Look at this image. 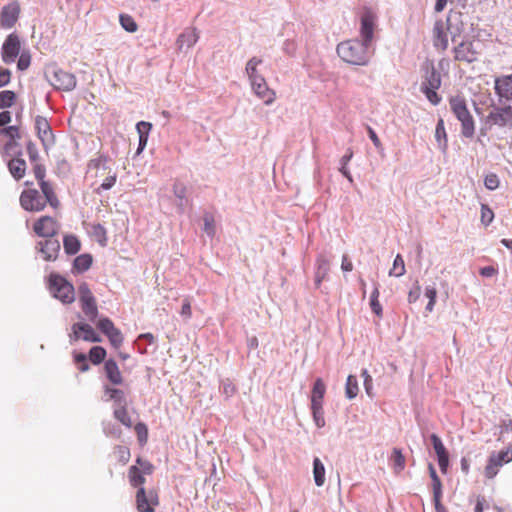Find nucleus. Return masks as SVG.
<instances>
[{"instance_id": "c756f323", "label": "nucleus", "mask_w": 512, "mask_h": 512, "mask_svg": "<svg viewBox=\"0 0 512 512\" xmlns=\"http://www.w3.org/2000/svg\"><path fill=\"white\" fill-rule=\"evenodd\" d=\"M145 475L141 473L140 468L136 465H133L129 468L128 477L129 482L133 487H143L145 483Z\"/></svg>"}, {"instance_id": "4d7b16f0", "label": "nucleus", "mask_w": 512, "mask_h": 512, "mask_svg": "<svg viewBox=\"0 0 512 512\" xmlns=\"http://www.w3.org/2000/svg\"><path fill=\"white\" fill-rule=\"evenodd\" d=\"M316 271L328 274L330 269V261L324 255H319L316 261Z\"/></svg>"}, {"instance_id": "2eb2a0df", "label": "nucleus", "mask_w": 512, "mask_h": 512, "mask_svg": "<svg viewBox=\"0 0 512 512\" xmlns=\"http://www.w3.org/2000/svg\"><path fill=\"white\" fill-rule=\"evenodd\" d=\"M34 232L43 238H51L57 234L56 221L50 216H42L33 226Z\"/></svg>"}, {"instance_id": "774afa93", "label": "nucleus", "mask_w": 512, "mask_h": 512, "mask_svg": "<svg viewBox=\"0 0 512 512\" xmlns=\"http://www.w3.org/2000/svg\"><path fill=\"white\" fill-rule=\"evenodd\" d=\"M30 65V55L22 53L17 63V67L19 70L24 71Z\"/></svg>"}, {"instance_id": "9b49d317", "label": "nucleus", "mask_w": 512, "mask_h": 512, "mask_svg": "<svg viewBox=\"0 0 512 512\" xmlns=\"http://www.w3.org/2000/svg\"><path fill=\"white\" fill-rule=\"evenodd\" d=\"M35 129L37 132V136L42 142V145L45 150L55 144V137L52 132L51 126L48 120L43 116H36L35 118Z\"/></svg>"}, {"instance_id": "e2e57ef3", "label": "nucleus", "mask_w": 512, "mask_h": 512, "mask_svg": "<svg viewBox=\"0 0 512 512\" xmlns=\"http://www.w3.org/2000/svg\"><path fill=\"white\" fill-rule=\"evenodd\" d=\"M136 463L138 464L142 474L150 475L153 472V465L150 462L137 458Z\"/></svg>"}, {"instance_id": "3c124183", "label": "nucleus", "mask_w": 512, "mask_h": 512, "mask_svg": "<svg viewBox=\"0 0 512 512\" xmlns=\"http://www.w3.org/2000/svg\"><path fill=\"white\" fill-rule=\"evenodd\" d=\"M425 296L429 299L426 305V311L432 312L436 303L437 290L434 286H427L425 288Z\"/></svg>"}, {"instance_id": "f704fd0d", "label": "nucleus", "mask_w": 512, "mask_h": 512, "mask_svg": "<svg viewBox=\"0 0 512 512\" xmlns=\"http://www.w3.org/2000/svg\"><path fill=\"white\" fill-rule=\"evenodd\" d=\"M359 391L357 377L349 375L345 385V395L348 399H354Z\"/></svg>"}, {"instance_id": "72a5a7b5", "label": "nucleus", "mask_w": 512, "mask_h": 512, "mask_svg": "<svg viewBox=\"0 0 512 512\" xmlns=\"http://www.w3.org/2000/svg\"><path fill=\"white\" fill-rule=\"evenodd\" d=\"M92 261L90 254H81L74 259L73 266L78 272H84L91 267Z\"/></svg>"}, {"instance_id": "f3484780", "label": "nucleus", "mask_w": 512, "mask_h": 512, "mask_svg": "<svg viewBox=\"0 0 512 512\" xmlns=\"http://www.w3.org/2000/svg\"><path fill=\"white\" fill-rule=\"evenodd\" d=\"M37 249L45 261H54L60 251V242L53 237L46 238L37 243Z\"/></svg>"}, {"instance_id": "cd10ccee", "label": "nucleus", "mask_w": 512, "mask_h": 512, "mask_svg": "<svg viewBox=\"0 0 512 512\" xmlns=\"http://www.w3.org/2000/svg\"><path fill=\"white\" fill-rule=\"evenodd\" d=\"M326 391L325 384L321 378H317L314 382L311 395V404H322Z\"/></svg>"}, {"instance_id": "5701e85b", "label": "nucleus", "mask_w": 512, "mask_h": 512, "mask_svg": "<svg viewBox=\"0 0 512 512\" xmlns=\"http://www.w3.org/2000/svg\"><path fill=\"white\" fill-rule=\"evenodd\" d=\"M104 372L107 379L113 385H121L123 377L117 363L113 359H109L104 364Z\"/></svg>"}, {"instance_id": "2f4dec72", "label": "nucleus", "mask_w": 512, "mask_h": 512, "mask_svg": "<svg viewBox=\"0 0 512 512\" xmlns=\"http://www.w3.org/2000/svg\"><path fill=\"white\" fill-rule=\"evenodd\" d=\"M173 193L178 200L177 207L180 209V211H183L187 203L185 185L176 181L173 185Z\"/></svg>"}, {"instance_id": "1a4fd4ad", "label": "nucleus", "mask_w": 512, "mask_h": 512, "mask_svg": "<svg viewBox=\"0 0 512 512\" xmlns=\"http://www.w3.org/2000/svg\"><path fill=\"white\" fill-rule=\"evenodd\" d=\"M69 339L71 343L80 339L93 343L102 341L101 337L95 332L93 327L84 322H77L72 325V332L69 334Z\"/></svg>"}, {"instance_id": "c9c22d12", "label": "nucleus", "mask_w": 512, "mask_h": 512, "mask_svg": "<svg viewBox=\"0 0 512 512\" xmlns=\"http://www.w3.org/2000/svg\"><path fill=\"white\" fill-rule=\"evenodd\" d=\"M81 308L87 319L91 322H95L98 315L96 300H93L92 302L82 303Z\"/></svg>"}, {"instance_id": "09e8293b", "label": "nucleus", "mask_w": 512, "mask_h": 512, "mask_svg": "<svg viewBox=\"0 0 512 512\" xmlns=\"http://www.w3.org/2000/svg\"><path fill=\"white\" fill-rule=\"evenodd\" d=\"M5 153L8 155H14L15 157L22 156V150L17 142V139H10L4 146Z\"/></svg>"}, {"instance_id": "20e7f679", "label": "nucleus", "mask_w": 512, "mask_h": 512, "mask_svg": "<svg viewBox=\"0 0 512 512\" xmlns=\"http://www.w3.org/2000/svg\"><path fill=\"white\" fill-rule=\"evenodd\" d=\"M425 75L421 83L420 90L426 96L427 100L434 106L440 104L442 98L437 90L441 87V75L433 64L425 66Z\"/></svg>"}, {"instance_id": "6e6552de", "label": "nucleus", "mask_w": 512, "mask_h": 512, "mask_svg": "<svg viewBox=\"0 0 512 512\" xmlns=\"http://www.w3.org/2000/svg\"><path fill=\"white\" fill-rule=\"evenodd\" d=\"M47 204V201L36 189L24 190L20 195V205L26 211H42Z\"/></svg>"}, {"instance_id": "a211bd4d", "label": "nucleus", "mask_w": 512, "mask_h": 512, "mask_svg": "<svg viewBox=\"0 0 512 512\" xmlns=\"http://www.w3.org/2000/svg\"><path fill=\"white\" fill-rule=\"evenodd\" d=\"M375 27V16L371 11H366L361 16L360 34L363 42L371 46Z\"/></svg>"}, {"instance_id": "6ab92c4d", "label": "nucleus", "mask_w": 512, "mask_h": 512, "mask_svg": "<svg viewBox=\"0 0 512 512\" xmlns=\"http://www.w3.org/2000/svg\"><path fill=\"white\" fill-rule=\"evenodd\" d=\"M251 88L266 105L272 104L275 100V92L268 87L265 79L251 84Z\"/></svg>"}, {"instance_id": "412c9836", "label": "nucleus", "mask_w": 512, "mask_h": 512, "mask_svg": "<svg viewBox=\"0 0 512 512\" xmlns=\"http://www.w3.org/2000/svg\"><path fill=\"white\" fill-rule=\"evenodd\" d=\"M433 44L437 49L442 51L448 48V36L444 30V23L436 21L433 28Z\"/></svg>"}, {"instance_id": "b1692460", "label": "nucleus", "mask_w": 512, "mask_h": 512, "mask_svg": "<svg viewBox=\"0 0 512 512\" xmlns=\"http://www.w3.org/2000/svg\"><path fill=\"white\" fill-rule=\"evenodd\" d=\"M262 63V59L257 57H252L248 60L245 67V73L249 79L250 85L254 84L258 81H262L265 78L258 72L257 66Z\"/></svg>"}, {"instance_id": "680f3d73", "label": "nucleus", "mask_w": 512, "mask_h": 512, "mask_svg": "<svg viewBox=\"0 0 512 512\" xmlns=\"http://www.w3.org/2000/svg\"><path fill=\"white\" fill-rule=\"evenodd\" d=\"M421 295V287L419 285V282L416 281L414 286L410 289L408 293V302L414 303L416 302Z\"/></svg>"}, {"instance_id": "f8f14e48", "label": "nucleus", "mask_w": 512, "mask_h": 512, "mask_svg": "<svg viewBox=\"0 0 512 512\" xmlns=\"http://www.w3.org/2000/svg\"><path fill=\"white\" fill-rule=\"evenodd\" d=\"M136 503L139 512H154V506L158 505V496L153 490L146 491L140 487L136 493Z\"/></svg>"}, {"instance_id": "bf43d9fd", "label": "nucleus", "mask_w": 512, "mask_h": 512, "mask_svg": "<svg viewBox=\"0 0 512 512\" xmlns=\"http://www.w3.org/2000/svg\"><path fill=\"white\" fill-rule=\"evenodd\" d=\"M97 327L105 335L115 328L113 322L107 317L100 319L97 323Z\"/></svg>"}, {"instance_id": "c85d7f7f", "label": "nucleus", "mask_w": 512, "mask_h": 512, "mask_svg": "<svg viewBox=\"0 0 512 512\" xmlns=\"http://www.w3.org/2000/svg\"><path fill=\"white\" fill-rule=\"evenodd\" d=\"M313 476L315 484L321 487L325 483V467L319 458L313 460Z\"/></svg>"}, {"instance_id": "a18cd8bd", "label": "nucleus", "mask_w": 512, "mask_h": 512, "mask_svg": "<svg viewBox=\"0 0 512 512\" xmlns=\"http://www.w3.org/2000/svg\"><path fill=\"white\" fill-rule=\"evenodd\" d=\"M114 416L119 422H121L126 427L132 426V422L130 416L128 415L126 406H120L116 408L114 411Z\"/></svg>"}, {"instance_id": "dca6fc26", "label": "nucleus", "mask_w": 512, "mask_h": 512, "mask_svg": "<svg viewBox=\"0 0 512 512\" xmlns=\"http://www.w3.org/2000/svg\"><path fill=\"white\" fill-rule=\"evenodd\" d=\"M20 14V4L12 1L3 7L0 14V24L3 28H12L17 22Z\"/></svg>"}, {"instance_id": "a878e982", "label": "nucleus", "mask_w": 512, "mask_h": 512, "mask_svg": "<svg viewBox=\"0 0 512 512\" xmlns=\"http://www.w3.org/2000/svg\"><path fill=\"white\" fill-rule=\"evenodd\" d=\"M41 192L43 194V198L47 201V203L53 207L57 208L60 205V202L54 193L53 186L48 181H42L39 183Z\"/></svg>"}, {"instance_id": "aec40b11", "label": "nucleus", "mask_w": 512, "mask_h": 512, "mask_svg": "<svg viewBox=\"0 0 512 512\" xmlns=\"http://www.w3.org/2000/svg\"><path fill=\"white\" fill-rule=\"evenodd\" d=\"M198 39H199V35H198L196 29L190 28V29L184 30V32L178 36L176 44L180 51H182L184 49L188 50L196 44Z\"/></svg>"}, {"instance_id": "69168bd1", "label": "nucleus", "mask_w": 512, "mask_h": 512, "mask_svg": "<svg viewBox=\"0 0 512 512\" xmlns=\"http://www.w3.org/2000/svg\"><path fill=\"white\" fill-rule=\"evenodd\" d=\"M33 171L35 178L38 180V183L45 181L46 169L42 164L36 162Z\"/></svg>"}, {"instance_id": "79ce46f5", "label": "nucleus", "mask_w": 512, "mask_h": 512, "mask_svg": "<svg viewBox=\"0 0 512 512\" xmlns=\"http://www.w3.org/2000/svg\"><path fill=\"white\" fill-rule=\"evenodd\" d=\"M119 21H120L122 28L124 30H126L127 32L133 33V32H136L138 29V26H137V23L135 22V20L133 19V17H131L128 14H121L119 16Z\"/></svg>"}, {"instance_id": "423d86ee", "label": "nucleus", "mask_w": 512, "mask_h": 512, "mask_svg": "<svg viewBox=\"0 0 512 512\" xmlns=\"http://www.w3.org/2000/svg\"><path fill=\"white\" fill-rule=\"evenodd\" d=\"M486 123L500 128H512V106H494L486 117Z\"/></svg>"}, {"instance_id": "864d4df0", "label": "nucleus", "mask_w": 512, "mask_h": 512, "mask_svg": "<svg viewBox=\"0 0 512 512\" xmlns=\"http://www.w3.org/2000/svg\"><path fill=\"white\" fill-rule=\"evenodd\" d=\"M204 232L209 236L213 237L215 235V221L212 215L205 214L204 218Z\"/></svg>"}, {"instance_id": "4468645a", "label": "nucleus", "mask_w": 512, "mask_h": 512, "mask_svg": "<svg viewBox=\"0 0 512 512\" xmlns=\"http://www.w3.org/2000/svg\"><path fill=\"white\" fill-rule=\"evenodd\" d=\"M464 14L459 11L451 10L447 16V30L451 35L452 42H456L465 30V21L463 20Z\"/></svg>"}, {"instance_id": "4c0bfd02", "label": "nucleus", "mask_w": 512, "mask_h": 512, "mask_svg": "<svg viewBox=\"0 0 512 512\" xmlns=\"http://www.w3.org/2000/svg\"><path fill=\"white\" fill-rule=\"evenodd\" d=\"M91 234L101 246H105L107 242L106 229L101 224H93L91 226Z\"/></svg>"}, {"instance_id": "49530a36", "label": "nucleus", "mask_w": 512, "mask_h": 512, "mask_svg": "<svg viewBox=\"0 0 512 512\" xmlns=\"http://www.w3.org/2000/svg\"><path fill=\"white\" fill-rule=\"evenodd\" d=\"M78 293L81 304L85 302H92L93 300H95V297L93 296L87 283H82L81 285H79Z\"/></svg>"}, {"instance_id": "4be33fe9", "label": "nucleus", "mask_w": 512, "mask_h": 512, "mask_svg": "<svg viewBox=\"0 0 512 512\" xmlns=\"http://www.w3.org/2000/svg\"><path fill=\"white\" fill-rule=\"evenodd\" d=\"M496 93L507 100H512V74L495 80Z\"/></svg>"}, {"instance_id": "a19ab883", "label": "nucleus", "mask_w": 512, "mask_h": 512, "mask_svg": "<svg viewBox=\"0 0 512 512\" xmlns=\"http://www.w3.org/2000/svg\"><path fill=\"white\" fill-rule=\"evenodd\" d=\"M311 410L313 415V420L315 425L318 428H322L325 426L324 412L322 404H311Z\"/></svg>"}, {"instance_id": "e433bc0d", "label": "nucleus", "mask_w": 512, "mask_h": 512, "mask_svg": "<svg viewBox=\"0 0 512 512\" xmlns=\"http://www.w3.org/2000/svg\"><path fill=\"white\" fill-rule=\"evenodd\" d=\"M108 161V157L104 155H100L97 158L91 159L88 163V170L92 171L95 169L97 172L100 170L105 171L108 169Z\"/></svg>"}, {"instance_id": "bb28decb", "label": "nucleus", "mask_w": 512, "mask_h": 512, "mask_svg": "<svg viewBox=\"0 0 512 512\" xmlns=\"http://www.w3.org/2000/svg\"><path fill=\"white\" fill-rule=\"evenodd\" d=\"M435 139L438 143V148L442 152H446L448 147L447 133L445 130L444 120L440 118L437 122L435 129Z\"/></svg>"}, {"instance_id": "ea45409f", "label": "nucleus", "mask_w": 512, "mask_h": 512, "mask_svg": "<svg viewBox=\"0 0 512 512\" xmlns=\"http://www.w3.org/2000/svg\"><path fill=\"white\" fill-rule=\"evenodd\" d=\"M106 356V350L101 346H94L89 351V360L94 364H100Z\"/></svg>"}, {"instance_id": "052dcab7", "label": "nucleus", "mask_w": 512, "mask_h": 512, "mask_svg": "<svg viewBox=\"0 0 512 512\" xmlns=\"http://www.w3.org/2000/svg\"><path fill=\"white\" fill-rule=\"evenodd\" d=\"M27 153L29 156V159L32 163H36L39 159V153L38 149L36 147V144L32 141H28L26 144Z\"/></svg>"}, {"instance_id": "de8ad7c7", "label": "nucleus", "mask_w": 512, "mask_h": 512, "mask_svg": "<svg viewBox=\"0 0 512 512\" xmlns=\"http://www.w3.org/2000/svg\"><path fill=\"white\" fill-rule=\"evenodd\" d=\"M353 157V151L351 149H348L347 150V153L342 156V158L340 159V172L350 181L352 182V176L349 172V170L347 169V164L349 163V161L351 160V158Z\"/></svg>"}, {"instance_id": "ddd939ff", "label": "nucleus", "mask_w": 512, "mask_h": 512, "mask_svg": "<svg viewBox=\"0 0 512 512\" xmlns=\"http://www.w3.org/2000/svg\"><path fill=\"white\" fill-rule=\"evenodd\" d=\"M20 52L19 37L12 33L7 36L2 46V60L7 63H13Z\"/></svg>"}, {"instance_id": "37998d69", "label": "nucleus", "mask_w": 512, "mask_h": 512, "mask_svg": "<svg viewBox=\"0 0 512 512\" xmlns=\"http://www.w3.org/2000/svg\"><path fill=\"white\" fill-rule=\"evenodd\" d=\"M430 440H431V443L435 450V453L437 455V458L444 457V456L448 455V452H447L442 440L440 439V437L438 435H436L434 433L431 434Z\"/></svg>"}, {"instance_id": "6e6d98bb", "label": "nucleus", "mask_w": 512, "mask_h": 512, "mask_svg": "<svg viewBox=\"0 0 512 512\" xmlns=\"http://www.w3.org/2000/svg\"><path fill=\"white\" fill-rule=\"evenodd\" d=\"M493 218H494L493 211L489 208L488 205L482 204V206H481V221H482V223L487 226L493 221Z\"/></svg>"}, {"instance_id": "f257e3e1", "label": "nucleus", "mask_w": 512, "mask_h": 512, "mask_svg": "<svg viewBox=\"0 0 512 512\" xmlns=\"http://www.w3.org/2000/svg\"><path fill=\"white\" fill-rule=\"evenodd\" d=\"M371 46L358 40H348L337 45V54L345 62L352 65L364 66L368 64L372 52Z\"/></svg>"}, {"instance_id": "603ef678", "label": "nucleus", "mask_w": 512, "mask_h": 512, "mask_svg": "<svg viewBox=\"0 0 512 512\" xmlns=\"http://www.w3.org/2000/svg\"><path fill=\"white\" fill-rule=\"evenodd\" d=\"M111 343V345L115 348H119L123 343V335L118 328H114L106 335Z\"/></svg>"}, {"instance_id": "8fccbe9b", "label": "nucleus", "mask_w": 512, "mask_h": 512, "mask_svg": "<svg viewBox=\"0 0 512 512\" xmlns=\"http://www.w3.org/2000/svg\"><path fill=\"white\" fill-rule=\"evenodd\" d=\"M392 461L394 469L397 473L402 471L405 467V458L399 449H394L392 454Z\"/></svg>"}, {"instance_id": "13d9d810", "label": "nucleus", "mask_w": 512, "mask_h": 512, "mask_svg": "<svg viewBox=\"0 0 512 512\" xmlns=\"http://www.w3.org/2000/svg\"><path fill=\"white\" fill-rule=\"evenodd\" d=\"M0 133L9 137V139H20L21 133L17 126H8L0 130Z\"/></svg>"}, {"instance_id": "473e14b6", "label": "nucleus", "mask_w": 512, "mask_h": 512, "mask_svg": "<svg viewBox=\"0 0 512 512\" xmlns=\"http://www.w3.org/2000/svg\"><path fill=\"white\" fill-rule=\"evenodd\" d=\"M105 393L115 402V404L118 405V407L126 406V396L123 390L105 386Z\"/></svg>"}, {"instance_id": "338daca9", "label": "nucleus", "mask_w": 512, "mask_h": 512, "mask_svg": "<svg viewBox=\"0 0 512 512\" xmlns=\"http://www.w3.org/2000/svg\"><path fill=\"white\" fill-rule=\"evenodd\" d=\"M115 182H116V174L108 176L103 181V183L99 186L97 191L99 192L100 190H109L114 186Z\"/></svg>"}, {"instance_id": "7c9ffc66", "label": "nucleus", "mask_w": 512, "mask_h": 512, "mask_svg": "<svg viewBox=\"0 0 512 512\" xmlns=\"http://www.w3.org/2000/svg\"><path fill=\"white\" fill-rule=\"evenodd\" d=\"M63 246L68 255H74L80 250L81 244L76 236L66 235L63 239Z\"/></svg>"}, {"instance_id": "393cba45", "label": "nucleus", "mask_w": 512, "mask_h": 512, "mask_svg": "<svg viewBox=\"0 0 512 512\" xmlns=\"http://www.w3.org/2000/svg\"><path fill=\"white\" fill-rule=\"evenodd\" d=\"M26 168V162L21 156L14 157L8 162L9 172L16 180H20L25 176Z\"/></svg>"}, {"instance_id": "0e129e2a", "label": "nucleus", "mask_w": 512, "mask_h": 512, "mask_svg": "<svg viewBox=\"0 0 512 512\" xmlns=\"http://www.w3.org/2000/svg\"><path fill=\"white\" fill-rule=\"evenodd\" d=\"M136 129L139 135L149 136L152 124L150 122L140 121L136 124Z\"/></svg>"}, {"instance_id": "f03ea898", "label": "nucleus", "mask_w": 512, "mask_h": 512, "mask_svg": "<svg viewBox=\"0 0 512 512\" xmlns=\"http://www.w3.org/2000/svg\"><path fill=\"white\" fill-rule=\"evenodd\" d=\"M44 76L56 90L68 92L74 90L77 85L75 75L63 70L55 63L45 67Z\"/></svg>"}, {"instance_id": "c03bdc74", "label": "nucleus", "mask_w": 512, "mask_h": 512, "mask_svg": "<svg viewBox=\"0 0 512 512\" xmlns=\"http://www.w3.org/2000/svg\"><path fill=\"white\" fill-rule=\"evenodd\" d=\"M16 99V94L11 90H4L0 92V109L9 108L13 105Z\"/></svg>"}, {"instance_id": "58836bf2", "label": "nucleus", "mask_w": 512, "mask_h": 512, "mask_svg": "<svg viewBox=\"0 0 512 512\" xmlns=\"http://www.w3.org/2000/svg\"><path fill=\"white\" fill-rule=\"evenodd\" d=\"M405 272H406V270H405L404 260L400 254H397L394 259V262H393V267L389 271V275L395 276V277H400V276H403L405 274Z\"/></svg>"}, {"instance_id": "9d476101", "label": "nucleus", "mask_w": 512, "mask_h": 512, "mask_svg": "<svg viewBox=\"0 0 512 512\" xmlns=\"http://www.w3.org/2000/svg\"><path fill=\"white\" fill-rule=\"evenodd\" d=\"M454 59L457 61L473 63L478 60L479 51L477 50L474 41L463 40L458 43L454 49Z\"/></svg>"}, {"instance_id": "7ed1b4c3", "label": "nucleus", "mask_w": 512, "mask_h": 512, "mask_svg": "<svg viewBox=\"0 0 512 512\" xmlns=\"http://www.w3.org/2000/svg\"><path fill=\"white\" fill-rule=\"evenodd\" d=\"M449 105L455 117L461 122L462 136L472 138L475 132V124L465 99L461 96H453L449 99Z\"/></svg>"}, {"instance_id": "39448f33", "label": "nucleus", "mask_w": 512, "mask_h": 512, "mask_svg": "<svg viewBox=\"0 0 512 512\" xmlns=\"http://www.w3.org/2000/svg\"><path fill=\"white\" fill-rule=\"evenodd\" d=\"M50 291L53 296L65 304L74 301V287L60 275L52 274L49 280Z\"/></svg>"}, {"instance_id": "5fc2aeb1", "label": "nucleus", "mask_w": 512, "mask_h": 512, "mask_svg": "<svg viewBox=\"0 0 512 512\" xmlns=\"http://www.w3.org/2000/svg\"><path fill=\"white\" fill-rule=\"evenodd\" d=\"M499 183H500L499 178L494 173H490V174L486 175V177L484 179L485 187L491 191L497 189L499 187Z\"/></svg>"}, {"instance_id": "0eeeda50", "label": "nucleus", "mask_w": 512, "mask_h": 512, "mask_svg": "<svg viewBox=\"0 0 512 512\" xmlns=\"http://www.w3.org/2000/svg\"><path fill=\"white\" fill-rule=\"evenodd\" d=\"M512 461V447L501 450L498 453H492L488 458V463L485 467V476L489 479L494 478L499 468L505 463Z\"/></svg>"}]
</instances>
